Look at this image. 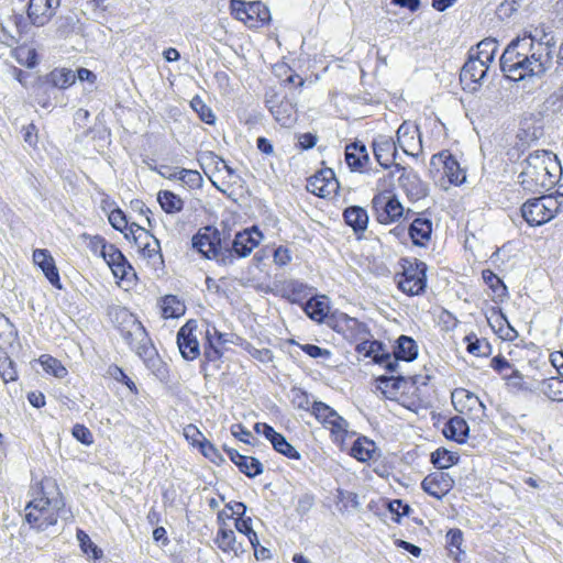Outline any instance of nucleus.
<instances>
[{"label":"nucleus","instance_id":"obj_1","mask_svg":"<svg viewBox=\"0 0 563 563\" xmlns=\"http://www.w3.org/2000/svg\"><path fill=\"white\" fill-rule=\"evenodd\" d=\"M263 239L257 228L238 232L231 241L230 231H220L207 225L192 236V247L207 260H213L219 265L231 266L236 258H244L260 244Z\"/></svg>","mask_w":563,"mask_h":563},{"label":"nucleus","instance_id":"obj_2","mask_svg":"<svg viewBox=\"0 0 563 563\" xmlns=\"http://www.w3.org/2000/svg\"><path fill=\"white\" fill-rule=\"evenodd\" d=\"M41 496L33 498L25 506V521L37 532L46 531L57 523L59 517L68 512L55 483L45 478L41 482Z\"/></svg>","mask_w":563,"mask_h":563},{"label":"nucleus","instance_id":"obj_3","mask_svg":"<svg viewBox=\"0 0 563 563\" xmlns=\"http://www.w3.org/2000/svg\"><path fill=\"white\" fill-rule=\"evenodd\" d=\"M560 174L561 165L553 153L534 151L521 163L518 183L530 192L548 190L559 181Z\"/></svg>","mask_w":563,"mask_h":563},{"label":"nucleus","instance_id":"obj_4","mask_svg":"<svg viewBox=\"0 0 563 563\" xmlns=\"http://www.w3.org/2000/svg\"><path fill=\"white\" fill-rule=\"evenodd\" d=\"M108 316L111 322L118 328L121 336L135 351L140 356H151L153 346L143 324L131 313L126 308L121 306H112L108 310ZM153 365L161 361L150 357Z\"/></svg>","mask_w":563,"mask_h":563},{"label":"nucleus","instance_id":"obj_5","mask_svg":"<svg viewBox=\"0 0 563 563\" xmlns=\"http://www.w3.org/2000/svg\"><path fill=\"white\" fill-rule=\"evenodd\" d=\"M519 38H526L529 53L525 52L527 64L530 65L529 71H532L534 77H542L547 70L552 67L553 56L555 52L554 36L549 33H543L540 37L538 34H523Z\"/></svg>","mask_w":563,"mask_h":563},{"label":"nucleus","instance_id":"obj_6","mask_svg":"<svg viewBox=\"0 0 563 563\" xmlns=\"http://www.w3.org/2000/svg\"><path fill=\"white\" fill-rule=\"evenodd\" d=\"M526 38H514L505 48L499 59L500 70L504 75L515 81L523 80L527 77H534L532 71H529L530 65L527 64L525 52L529 53Z\"/></svg>","mask_w":563,"mask_h":563},{"label":"nucleus","instance_id":"obj_7","mask_svg":"<svg viewBox=\"0 0 563 563\" xmlns=\"http://www.w3.org/2000/svg\"><path fill=\"white\" fill-rule=\"evenodd\" d=\"M563 203L552 195L529 199L521 206V216L531 227H539L555 218Z\"/></svg>","mask_w":563,"mask_h":563},{"label":"nucleus","instance_id":"obj_8","mask_svg":"<svg viewBox=\"0 0 563 563\" xmlns=\"http://www.w3.org/2000/svg\"><path fill=\"white\" fill-rule=\"evenodd\" d=\"M404 272L397 279L398 287L409 296L424 292L427 287V264L418 260H404Z\"/></svg>","mask_w":563,"mask_h":563},{"label":"nucleus","instance_id":"obj_9","mask_svg":"<svg viewBox=\"0 0 563 563\" xmlns=\"http://www.w3.org/2000/svg\"><path fill=\"white\" fill-rule=\"evenodd\" d=\"M373 209L377 221L382 224H388L398 221L404 214L409 219L415 212L405 209L396 195L391 192H379L372 200Z\"/></svg>","mask_w":563,"mask_h":563},{"label":"nucleus","instance_id":"obj_10","mask_svg":"<svg viewBox=\"0 0 563 563\" xmlns=\"http://www.w3.org/2000/svg\"><path fill=\"white\" fill-rule=\"evenodd\" d=\"M231 9L235 18L243 21L250 27H258L271 19L268 8L261 1L245 2L232 0Z\"/></svg>","mask_w":563,"mask_h":563},{"label":"nucleus","instance_id":"obj_11","mask_svg":"<svg viewBox=\"0 0 563 563\" xmlns=\"http://www.w3.org/2000/svg\"><path fill=\"white\" fill-rule=\"evenodd\" d=\"M198 323L188 320L177 332V345L181 356L187 361H194L200 355V345L197 336Z\"/></svg>","mask_w":563,"mask_h":563},{"label":"nucleus","instance_id":"obj_12","mask_svg":"<svg viewBox=\"0 0 563 563\" xmlns=\"http://www.w3.org/2000/svg\"><path fill=\"white\" fill-rule=\"evenodd\" d=\"M339 181L331 168H324L311 176L307 183V189L321 198L335 195L339 190Z\"/></svg>","mask_w":563,"mask_h":563},{"label":"nucleus","instance_id":"obj_13","mask_svg":"<svg viewBox=\"0 0 563 563\" xmlns=\"http://www.w3.org/2000/svg\"><path fill=\"white\" fill-rule=\"evenodd\" d=\"M373 151L376 161L383 168L387 169L394 165L397 170H405L400 164L396 163L398 152L393 137L378 135L373 141Z\"/></svg>","mask_w":563,"mask_h":563},{"label":"nucleus","instance_id":"obj_14","mask_svg":"<svg viewBox=\"0 0 563 563\" xmlns=\"http://www.w3.org/2000/svg\"><path fill=\"white\" fill-rule=\"evenodd\" d=\"M430 166L437 169L442 167L443 174L450 184L460 185L466 178L465 173L460 167L459 162L448 151L434 154L431 157Z\"/></svg>","mask_w":563,"mask_h":563},{"label":"nucleus","instance_id":"obj_15","mask_svg":"<svg viewBox=\"0 0 563 563\" xmlns=\"http://www.w3.org/2000/svg\"><path fill=\"white\" fill-rule=\"evenodd\" d=\"M396 146L401 148L407 155H418L413 153V148L418 147V151H422V142L419 133V128L410 122H402L396 132Z\"/></svg>","mask_w":563,"mask_h":563},{"label":"nucleus","instance_id":"obj_16","mask_svg":"<svg viewBox=\"0 0 563 563\" xmlns=\"http://www.w3.org/2000/svg\"><path fill=\"white\" fill-rule=\"evenodd\" d=\"M311 412L321 423L330 426L332 432H346L347 421L327 404L314 400L311 404Z\"/></svg>","mask_w":563,"mask_h":563},{"label":"nucleus","instance_id":"obj_17","mask_svg":"<svg viewBox=\"0 0 563 563\" xmlns=\"http://www.w3.org/2000/svg\"><path fill=\"white\" fill-rule=\"evenodd\" d=\"M59 5L60 0H30L27 18L32 24L43 26L51 21Z\"/></svg>","mask_w":563,"mask_h":563},{"label":"nucleus","instance_id":"obj_18","mask_svg":"<svg viewBox=\"0 0 563 563\" xmlns=\"http://www.w3.org/2000/svg\"><path fill=\"white\" fill-rule=\"evenodd\" d=\"M33 262L35 265H37L42 269L45 277L49 280V283L54 287H56L58 289L62 288L59 274L56 268L55 261L47 250H44V249L35 250L33 252Z\"/></svg>","mask_w":563,"mask_h":563},{"label":"nucleus","instance_id":"obj_19","mask_svg":"<svg viewBox=\"0 0 563 563\" xmlns=\"http://www.w3.org/2000/svg\"><path fill=\"white\" fill-rule=\"evenodd\" d=\"M102 258L117 278L124 279L128 277L129 273L133 271V267L123 253L113 244L103 254Z\"/></svg>","mask_w":563,"mask_h":563},{"label":"nucleus","instance_id":"obj_20","mask_svg":"<svg viewBox=\"0 0 563 563\" xmlns=\"http://www.w3.org/2000/svg\"><path fill=\"white\" fill-rule=\"evenodd\" d=\"M344 222L352 228L357 239H361L368 225L367 211L360 206H350L343 211Z\"/></svg>","mask_w":563,"mask_h":563},{"label":"nucleus","instance_id":"obj_21","mask_svg":"<svg viewBox=\"0 0 563 563\" xmlns=\"http://www.w3.org/2000/svg\"><path fill=\"white\" fill-rule=\"evenodd\" d=\"M452 486V479L445 473H434L427 476L422 483V489L435 498H441Z\"/></svg>","mask_w":563,"mask_h":563},{"label":"nucleus","instance_id":"obj_22","mask_svg":"<svg viewBox=\"0 0 563 563\" xmlns=\"http://www.w3.org/2000/svg\"><path fill=\"white\" fill-rule=\"evenodd\" d=\"M214 542L223 552L233 553L235 556H240L245 552L242 543L236 541L234 531L228 529L224 521L217 532Z\"/></svg>","mask_w":563,"mask_h":563},{"label":"nucleus","instance_id":"obj_23","mask_svg":"<svg viewBox=\"0 0 563 563\" xmlns=\"http://www.w3.org/2000/svg\"><path fill=\"white\" fill-rule=\"evenodd\" d=\"M489 66L484 64L482 59L474 58L468 54V58L461 69V80L475 84H483L487 75Z\"/></svg>","mask_w":563,"mask_h":563},{"label":"nucleus","instance_id":"obj_24","mask_svg":"<svg viewBox=\"0 0 563 563\" xmlns=\"http://www.w3.org/2000/svg\"><path fill=\"white\" fill-rule=\"evenodd\" d=\"M399 181L401 187L406 190L407 196L413 200H419L428 195V186L423 183L416 173H406L401 170Z\"/></svg>","mask_w":563,"mask_h":563},{"label":"nucleus","instance_id":"obj_25","mask_svg":"<svg viewBox=\"0 0 563 563\" xmlns=\"http://www.w3.org/2000/svg\"><path fill=\"white\" fill-rule=\"evenodd\" d=\"M452 402L455 409L460 412L479 408L484 413L486 410V406L483 404V401L475 394L464 388L455 389L452 393Z\"/></svg>","mask_w":563,"mask_h":563},{"label":"nucleus","instance_id":"obj_26","mask_svg":"<svg viewBox=\"0 0 563 563\" xmlns=\"http://www.w3.org/2000/svg\"><path fill=\"white\" fill-rule=\"evenodd\" d=\"M408 233L415 245L423 246L431 239L432 221L428 218L418 217L412 220Z\"/></svg>","mask_w":563,"mask_h":563},{"label":"nucleus","instance_id":"obj_27","mask_svg":"<svg viewBox=\"0 0 563 563\" xmlns=\"http://www.w3.org/2000/svg\"><path fill=\"white\" fill-rule=\"evenodd\" d=\"M369 156L366 146L361 142H353L345 147V162L352 170H361L368 163Z\"/></svg>","mask_w":563,"mask_h":563},{"label":"nucleus","instance_id":"obj_28","mask_svg":"<svg viewBox=\"0 0 563 563\" xmlns=\"http://www.w3.org/2000/svg\"><path fill=\"white\" fill-rule=\"evenodd\" d=\"M470 428L466 421L460 417H452L444 426L443 434L457 443H464L468 437Z\"/></svg>","mask_w":563,"mask_h":563},{"label":"nucleus","instance_id":"obj_29","mask_svg":"<svg viewBox=\"0 0 563 563\" xmlns=\"http://www.w3.org/2000/svg\"><path fill=\"white\" fill-rule=\"evenodd\" d=\"M498 49V42L495 38H484L475 47L468 52L471 56L482 59L488 66L494 62L496 52Z\"/></svg>","mask_w":563,"mask_h":563},{"label":"nucleus","instance_id":"obj_30","mask_svg":"<svg viewBox=\"0 0 563 563\" xmlns=\"http://www.w3.org/2000/svg\"><path fill=\"white\" fill-rule=\"evenodd\" d=\"M76 81V74L68 68H55L45 77V82L58 89H66Z\"/></svg>","mask_w":563,"mask_h":563},{"label":"nucleus","instance_id":"obj_31","mask_svg":"<svg viewBox=\"0 0 563 563\" xmlns=\"http://www.w3.org/2000/svg\"><path fill=\"white\" fill-rule=\"evenodd\" d=\"M394 356L396 360L413 361L418 356V346L416 341L407 335H401L397 340V344L394 350Z\"/></svg>","mask_w":563,"mask_h":563},{"label":"nucleus","instance_id":"obj_32","mask_svg":"<svg viewBox=\"0 0 563 563\" xmlns=\"http://www.w3.org/2000/svg\"><path fill=\"white\" fill-rule=\"evenodd\" d=\"M223 353L219 346L216 345L214 339L211 334V330L207 328L206 330V343L203 350V364L201 365V369L206 371L207 365L210 363L214 364L216 368H219V362L222 357Z\"/></svg>","mask_w":563,"mask_h":563},{"label":"nucleus","instance_id":"obj_33","mask_svg":"<svg viewBox=\"0 0 563 563\" xmlns=\"http://www.w3.org/2000/svg\"><path fill=\"white\" fill-rule=\"evenodd\" d=\"M303 310L310 319L322 322L329 313V306L323 297H312L306 301Z\"/></svg>","mask_w":563,"mask_h":563},{"label":"nucleus","instance_id":"obj_34","mask_svg":"<svg viewBox=\"0 0 563 563\" xmlns=\"http://www.w3.org/2000/svg\"><path fill=\"white\" fill-rule=\"evenodd\" d=\"M157 201L161 208L169 214L178 213L184 208V200L169 190H161L157 194Z\"/></svg>","mask_w":563,"mask_h":563},{"label":"nucleus","instance_id":"obj_35","mask_svg":"<svg viewBox=\"0 0 563 563\" xmlns=\"http://www.w3.org/2000/svg\"><path fill=\"white\" fill-rule=\"evenodd\" d=\"M463 533L460 529H451L446 533V548L450 556H452L457 563L462 561V556L465 555V551L462 550Z\"/></svg>","mask_w":563,"mask_h":563},{"label":"nucleus","instance_id":"obj_36","mask_svg":"<svg viewBox=\"0 0 563 563\" xmlns=\"http://www.w3.org/2000/svg\"><path fill=\"white\" fill-rule=\"evenodd\" d=\"M162 314L165 319L178 318L185 313L186 307L176 296L167 295L162 300Z\"/></svg>","mask_w":563,"mask_h":563},{"label":"nucleus","instance_id":"obj_37","mask_svg":"<svg viewBox=\"0 0 563 563\" xmlns=\"http://www.w3.org/2000/svg\"><path fill=\"white\" fill-rule=\"evenodd\" d=\"M294 113V106L288 101L282 100L278 106H272L273 117L284 126H288L295 121Z\"/></svg>","mask_w":563,"mask_h":563},{"label":"nucleus","instance_id":"obj_38","mask_svg":"<svg viewBox=\"0 0 563 563\" xmlns=\"http://www.w3.org/2000/svg\"><path fill=\"white\" fill-rule=\"evenodd\" d=\"M124 236L126 239L132 238L139 251L144 246V244H147L151 241H158L154 235L150 233V231L145 230L143 227L136 223H132L129 227V232H125Z\"/></svg>","mask_w":563,"mask_h":563},{"label":"nucleus","instance_id":"obj_39","mask_svg":"<svg viewBox=\"0 0 563 563\" xmlns=\"http://www.w3.org/2000/svg\"><path fill=\"white\" fill-rule=\"evenodd\" d=\"M509 391L514 394L518 393H531L533 390L526 380L521 372L514 369L510 375L504 376Z\"/></svg>","mask_w":563,"mask_h":563},{"label":"nucleus","instance_id":"obj_40","mask_svg":"<svg viewBox=\"0 0 563 563\" xmlns=\"http://www.w3.org/2000/svg\"><path fill=\"white\" fill-rule=\"evenodd\" d=\"M374 452V442L368 441L366 438H358L351 448V454L357 461L366 462L372 459Z\"/></svg>","mask_w":563,"mask_h":563},{"label":"nucleus","instance_id":"obj_41","mask_svg":"<svg viewBox=\"0 0 563 563\" xmlns=\"http://www.w3.org/2000/svg\"><path fill=\"white\" fill-rule=\"evenodd\" d=\"M235 465L239 467L240 472L251 478L261 475L264 472L263 464L253 456L244 455L243 461H239Z\"/></svg>","mask_w":563,"mask_h":563},{"label":"nucleus","instance_id":"obj_42","mask_svg":"<svg viewBox=\"0 0 563 563\" xmlns=\"http://www.w3.org/2000/svg\"><path fill=\"white\" fill-rule=\"evenodd\" d=\"M18 336L15 327L2 313H0V347L11 345Z\"/></svg>","mask_w":563,"mask_h":563},{"label":"nucleus","instance_id":"obj_43","mask_svg":"<svg viewBox=\"0 0 563 563\" xmlns=\"http://www.w3.org/2000/svg\"><path fill=\"white\" fill-rule=\"evenodd\" d=\"M40 363L46 373L52 374L57 378H63L67 375L66 367L57 358L51 355H42L40 357Z\"/></svg>","mask_w":563,"mask_h":563},{"label":"nucleus","instance_id":"obj_44","mask_svg":"<svg viewBox=\"0 0 563 563\" xmlns=\"http://www.w3.org/2000/svg\"><path fill=\"white\" fill-rule=\"evenodd\" d=\"M457 461V456H455L452 452L445 449H438L431 454L432 464L440 468H448L455 464Z\"/></svg>","mask_w":563,"mask_h":563},{"label":"nucleus","instance_id":"obj_45","mask_svg":"<svg viewBox=\"0 0 563 563\" xmlns=\"http://www.w3.org/2000/svg\"><path fill=\"white\" fill-rule=\"evenodd\" d=\"M192 110L198 114L201 121L207 124H213L216 122V115L213 114L210 107H208L200 97H195L190 101Z\"/></svg>","mask_w":563,"mask_h":563},{"label":"nucleus","instance_id":"obj_46","mask_svg":"<svg viewBox=\"0 0 563 563\" xmlns=\"http://www.w3.org/2000/svg\"><path fill=\"white\" fill-rule=\"evenodd\" d=\"M272 445L275 451L289 459L300 460L301 457L300 453L286 440L282 433L275 438V440L272 442Z\"/></svg>","mask_w":563,"mask_h":563},{"label":"nucleus","instance_id":"obj_47","mask_svg":"<svg viewBox=\"0 0 563 563\" xmlns=\"http://www.w3.org/2000/svg\"><path fill=\"white\" fill-rule=\"evenodd\" d=\"M543 393L551 400L562 401L563 400V380L559 378H550L543 383Z\"/></svg>","mask_w":563,"mask_h":563},{"label":"nucleus","instance_id":"obj_48","mask_svg":"<svg viewBox=\"0 0 563 563\" xmlns=\"http://www.w3.org/2000/svg\"><path fill=\"white\" fill-rule=\"evenodd\" d=\"M467 352L476 356H486L489 353L490 346L486 341L479 340L475 334L467 335Z\"/></svg>","mask_w":563,"mask_h":563},{"label":"nucleus","instance_id":"obj_49","mask_svg":"<svg viewBox=\"0 0 563 563\" xmlns=\"http://www.w3.org/2000/svg\"><path fill=\"white\" fill-rule=\"evenodd\" d=\"M0 376L4 383L16 379V371L13 361L3 352H0Z\"/></svg>","mask_w":563,"mask_h":563},{"label":"nucleus","instance_id":"obj_50","mask_svg":"<svg viewBox=\"0 0 563 563\" xmlns=\"http://www.w3.org/2000/svg\"><path fill=\"white\" fill-rule=\"evenodd\" d=\"M77 539L86 554L91 555L93 559H99L101 556L102 551L90 540L86 532L78 530Z\"/></svg>","mask_w":563,"mask_h":563},{"label":"nucleus","instance_id":"obj_51","mask_svg":"<svg viewBox=\"0 0 563 563\" xmlns=\"http://www.w3.org/2000/svg\"><path fill=\"white\" fill-rule=\"evenodd\" d=\"M82 236L89 239V243H88L89 250L93 254H97V255H99L101 257L108 251V249L112 245V244H109L106 241V239L100 236V235H92L91 236V235L84 234Z\"/></svg>","mask_w":563,"mask_h":563},{"label":"nucleus","instance_id":"obj_52","mask_svg":"<svg viewBox=\"0 0 563 563\" xmlns=\"http://www.w3.org/2000/svg\"><path fill=\"white\" fill-rule=\"evenodd\" d=\"M198 163L206 174L207 168L212 166L213 164H222V167H227V162L210 151L200 153L198 156Z\"/></svg>","mask_w":563,"mask_h":563},{"label":"nucleus","instance_id":"obj_53","mask_svg":"<svg viewBox=\"0 0 563 563\" xmlns=\"http://www.w3.org/2000/svg\"><path fill=\"white\" fill-rule=\"evenodd\" d=\"M16 60L21 65H25L29 68H33L37 64V55L35 49L32 48H19L15 53Z\"/></svg>","mask_w":563,"mask_h":563},{"label":"nucleus","instance_id":"obj_54","mask_svg":"<svg viewBox=\"0 0 563 563\" xmlns=\"http://www.w3.org/2000/svg\"><path fill=\"white\" fill-rule=\"evenodd\" d=\"M107 373L115 380L123 383L126 385L130 390L135 391L136 386L134 382L124 373V371L118 365H110L108 367Z\"/></svg>","mask_w":563,"mask_h":563},{"label":"nucleus","instance_id":"obj_55","mask_svg":"<svg viewBox=\"0 0 563 563\" xmlns=\"http://www.w3.org/2000/svg\"><path fill=\"white\" fill-rule=\"evenodd\" d=\"M482 275L485 283L493 289L494 292L500 296L506 290V286L501 279L492 271L485 269L483 271Z\"/></svg>","mask_w":563,"mask_h":563},{"label":"nucleus","instance_id":"obj_56","mask_svg":"<svg viewBox=\"0 0 563 563\" xmlns=\"http://www.w3.org/2000/svg\"><path fill=\"white\" fill-rule=\"evenodd\" d=\"M109 222L115 230L120 232L125 233V230L129 231L130 225H128L126 217L120 209H114L110 212Z\"/></svg>","mask_w":563,"mask_h":563},{"label":"nucleus","instance_id":"obj_57","mask_svg":"<svg viewBox=\"0 0 563 563\" xmlns=\"http://www.w3.org/2000/svg\"><path fill=\"white\" fill-rule=\"evenodd\" d=\"M183 173V183L190 188H199L203 184V179L199 172L194 169L180 168V173Z\"/></svg>","mask_w":563,"mask_h":563},{"label":"nucleus","instance_id":"obj_58","mask_svg":"<svg viewBox=\"0 0 563 563\" xmlns=\"http://www.w3.org/2000/svg\"><path fill=\"white\" fill-rule=\"evenodd\" d=\"M71 434L77 441L85 445H90L93 443V435L91 431L84 424L76 423L73 427Z\"/></svg>","mask_w":563,"mask_h":563},{"label":"nucleus","instance_id":"obj_59","mask_svg":"<svg viewBox=\"0 0 563 563\" xmlns=\"http://www.w3.org/2000/svg\"><path fill=\"white\" fill-rule=\"evenodd\" d=\"M369 357H372L376 363H383L389 357V352L386 350L383 342L373 340L372 349H369Z\"/></svg>","mask_w":563,"mask_h":563},{"label":"nucleus","instance_id":"obj_60","mask_svg":"<svg viewBox=\"0 0 563 563\" xmlns=\"http://www.w3.org/2000/svg\"><path fill=\"white\" fill-rule=\"evenodd\" d=\"M388 509L391 514L397 516V518H395L396 522H399V518L401 516H407L411 510L410 506L404 504L401 499L390 500L388 503Z\"/></svg>","mask_w":563,"mask_h":563},{"label":"nucleus","instance_id":"obj_61","mask_svg":"<svg viewBox=\"0 0 563 563\" xmlns=\"http://www.w3.org/2000/svg\"><path fill=\"white\" fill-rule=\"evenodd\" d=\"M142 255L148 260L158 258L161 262L162 254H161V245L159 241H151L147 244H144V246L140 250Z\"/></svg>","mask_w":563,"mask_h":563},{"label":"nucleus","instance_id":"obj_62","mask_svg":"<svg viewBox=\"0 0 563 563\" xmlns=\"http://www.w3.org/2000/svg\"><path fill=\"white\" fill-rule=\"evenodd\" d=\"M378 382L380 384V388L399 390L401 385L406 383V379L402 376H380Z\"/></svg>","mask_w":563,"mask_h":563},{"label":"nucleus","instance_id":"obj_63","mask_svg":"<svg viewBox=\"0 0 563 563\" xmlns=\"http://www.w3.org/2000/svg\"><path fill=\"white\" fill-rule=\"evenodd\" d=\"M300 349L312 358H329L331 356V352L329 350L314 344H301Z\"/></svg>","mask_w":563,"mask_h":563},{"label":"nucleus","instance_id":"obj_64","mask_svg":"<svg viewBox=\"0 0 563 563\" xmlns=\"http://www.w3.org/2000/svg\"><path fill=\"white\" fill-rule=\"evenodd\" d=\"M274 263L278 266H285L291 262V252L288 247L279 245L274 251Z\"/></svg>","mask_w":563,"mask_h":563}]
</instances>
